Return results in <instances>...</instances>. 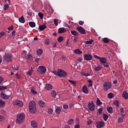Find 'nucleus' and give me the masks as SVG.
<instances>
[{"mask_svg": "<svg viewBox=\"0 0 128 128\" xmlns=\"http://www.w3.org/2000/svg\"><path fill=\"white\" fill-rule=\"evenodd\" d=\"M29 110L31 114H36V102L34 100H31L29 103Z\"/></svg>", "mask_w": 128, "mask_h": 128, "instance_id": "1", "label": "nucleus"}, {"mask_svg": "<svg viewBox=\"0 0 128 128\" xmlns=\"http://www.w3.org/2000/svg\"><path fill=\"white\" fill-rule=\"evenodd\" d=\"M53 74H55V76H58L60 78H66L67 76V73L64 70L60 69H58L57 71L53 72Z\"/></svg>", "mask_w": 128, "mask_h": 128, "instance_id": "2", "label": "nucleus"}, {"mask_svg": "<svg viewBox=\"0 0 128 128\" xmlns=\"http://www.w3.org/2000/svg\"><path fill=\"white\" fill-rule=\"evenodd\" d=\"M24 118H26V114H24L21 113L18 114L16 117V123L18 124H22L24 120Z\"/></svg>", "mask_w": 128, "mask_h": 128, "instance_id": "3", "label": "nucleus"}, {"mask_svg": "<svg viewBox=\"0 0 128 128\" xmlns=\"http://www.w3.org/2000/svg\"><path fill=\"white\" fill-rule=\"evenodd\" d=\"M103 86L104 90L105 92H108L110 88H112V84L108 82H105L103 84Z\"/></svg>", "mask_w": 128, "mask_h": 128, "instance_id": "4", "label": "nucleus"}, {"mask_svg": "<svg viewBox=\"0 0 128 128\" xmlns=\"http://www.w3.org/2000/svg\"><path fill=\"white\" fill-rule=\"evenodd\" d=\"M94 56L96 60H99L100 62H102L103 64H106V58L100 57L96 55H94Z\"/></svg>", "mask_w": 128, "mask_h": 128, "instance_id": "5", "label": "nucleus"}, {"mask_svg": "<svg viewBox=\"0 0 128 128\" xmlns=\"http://www.w3.org/2000/svg\"><path fill=\"white\" fill-rule=\"evenodd\" d=\"M88 110H90V112H94V108H96V106L94 104V101H92L91 102H89L88 104Z\"/></svg>", "mask_w": 128, "mask_h": 128, "instance_id": "6", "label": "nucleus"}, {"mask_svg": "<svg viewBox=\"0 0 128 128\" xmlns=\"http://www.w3.org/2000/svg\"><path fill=\"white\" fill-rule=\"evenodd\" d=\"M3 58L6 62H10L12 60V56L10 54H6Z\"/></svg>", "mask_w": 128, "mask_h": 128, "instance_id": "7", "label": "nucleus"}, {"mask_svg": "<svg viewBox=\"0 0 128 128\" xmlns=\"http://www.w3.org/2000/svg\"><path fill=\"white\" fill-rule=\"evenodd\" d=\"M14 106H20V108L24 106V103L20 101L19 100H15L12 102Z\"/></svg>", "mask_w": 128, "mask_h": 128, "instance_id": "8", "label": "nucleus"}, {"mask_svg": "<svg viewBox=\"0 0 128 128\" xmlns=\"http://www.w3.org/2000/svg\"><path fill=\"white\" fill-rule=\"evenodd\" d=\"M84 58L86 60H92V56L90 54H86L84 56Z\"/></svg>", "mask_w": 128, "mask_h": 128, "instance_id": "9", "label": "nucleus"}, {"mask_svg": "<svg viewBox=\"0 0 128 128\" xmlns=\"http://www.w3.org/2000/svg\"><path fill=\"white\" fill-rule=\"evenodd\" d=\"M76 30L80 34H86V30L82 28V27L80 26L77 27Z\"/></svg>", "mask_w": 128, "mask_h": 128, "instance_id": "10", "label": "nucleus"}, {"mask_svg": "<svg viewBox=\"0 0 128 128\" xmlns=\"http://www.w3.org/2000/svg\"><path fill=\"white\" fill-rule=\"evenodd\" d=\"M48 8L46 10V12L49 14H54V9L52 8V6L50 4H48Z\"/></svg>", "mask_w": 128, "mask_h": 128, "instance_id": "11", "label": "nucleus"}, {"mask_svg": "<svg viewBox=\"0 0 128 128\" xmlns=\"http://www.w3.org/2000/svg\"><path fill=\"white\" fill-rule=\"evenodd\" d=\"M41 74H45L46 73V67H44L42 66H40L38 68Z\"/></svg>", "mask_w": 128, "mask_h": 128, "instance_id": "12", "label": "nucleus"}, {"mask_svg": "<svg viewBox=\"0 0 128 128\" xmlns=\"http://www.w3.org/2000/svg\"><path fill=\"white\" fill-rule=\"evenodd\" d=\"M104 122H96V126L97 128H102L104 126Z\"/></svg>", "mask_w": 128, "mask_h": 128, "instance_id": "13", "label": "nucleus"}, {"mask_svg": "<svg viewBox=\"0 0 128 128\" xmlns=\"http://www.w3.org/2000/svg\"><path fill=\"white\" fill-rule=\"evenodd\" d=\"M122 96L125 100H128V93L127 92H124L122 94Z\"/></svg>", "mask_w": 128, "mask_h": 128, "instance_id": "14", "label": "nucleus"}, {"mask_svg": "<svg viewBox=\"0 0 128 128\" xmlns=\"http://www.w3.org/2000/svg\"><path fill=\"white\" fill-rule=\"evenodd\" d=\"M82 90L84 94H88V87L86 86V85H84V87L82 88Z\"/></svg>", "mask_w": 128, "mask_h": 128, "instance_id": "15", "label": "nucleus"}, {"mask_svg": "<svg viewBox=\"0 0 128 128\" xmlns=\"http://www.w3.org/2000/svg\"><path fill=\"white\" fill-rule=\"evenodd\" d=\"M66 30L64 29V28H60L58 30V34H62L64 32H66Z\"/></svg>", "mask_w": 128, "mask_h": 128, "instance_id": "16", "label": "nucleus"}, {"mask_svg": "<svg viewBox=\"0 0 128 128\" xmlns=\"http://www.w3.org/2000/svg\"><path fill=\"white\" fill-rule=\"evenodd\" d=\"M34 70H32V68H31L30 70L26 72V74H28V76H32Z\"/></svg>", "mask_w": 128, "mask_h": 128, "instance_id": "17", "label": "nucleus"}, {"mask_svg": "<svg viewBox=\"0 0 128 128\" xmlns=\"http://www.w3.org/2000/svg\"><path fill=\"white\" fill-rule=\"evenodd\" d=\"M46 90H52V86L50 84H47L45 87Z\"/></svg>", "mask_w": 128, "mask_h": 128, "instance_id": "18", "label": "nucleus"}, {"mask_svg": "<svg viewBox=\"0 0 128 128\" xmlns=\"http://www.w3.org/2000/svg\"><path fill=\"white\" fill-rule=\"evenodd\" d=\"M106 110L109 114H112L114 112V109H112V106L107 107Z\"/></svg>", "mask_w": 128, "mask_h": 128, "instance_id": "19", "label": "nucleus"}, {"mask_svg": "<svg viewBox=\"0 0 128 128\" xmlns=\"http://www.w3.org/2000/svg\"><path fill=\"white\" fill-rule=\"evenodd\" d=\"M67 124H69V126H72L74 124V119H70L68 120V121L67 122Z\"/></svg>", "mask_w": 128, "mask_h": 128, "instance_id": "20", "label": "nucleus"}, {"mask_svg": "<svg viewBox=\"0 0 128 128\" xmlns=\"http://www.w3.org/2000/svg\"><path fill=\"white\" fill-rule=\"evenodd\" d=\"M74 54H82V52L80 51V49H76L74 50Z\"/></svg>", "mask_w": 128, "mask_h": 128, "instance_id": "21", "label": "nucleus"}, {"mask_svg": "<svg viewBox=\"0 0 128 128\" xmlns=\"http://www.w3.org/2000/svg\"><path fill=\"white\" fill-rule=\"evenodd\" d=\"M120 114L122 116H126V114H124V108H120Z\"/></svg>", "mask_w": 128, "mask_h": 128, "instance_id": "22", "label": "nucleus"}, {"mask_svg": "<svg viewBox=\"0 0 128 128\" xmlns=\"http://www.w3.org/2000/svg\"><path fill=\"white\" fill-rule=\"evenodd\" d=\"M31 126L33 128H38V124H36V121H34V120H32L31 122Z\"/></svg>", "mask_w": 128, "mask_h": 128, "instance_id": "23", "label": "nucleus"}, {"mask_svg": "<svg viewBox=\"0 0 128 128\" xmlns=\"http://www.w3.org/2000/svg\"><path fill=\"white\" fill-rule=\"evenodd\" d=\"M10 96L6 95L4 94H1V98H4L5 100H8V98H10Z\"/></svg>", "mask_w": 128, "mask_h": 128, "instance_id": "24", "label": "nucleus"}, {"mask_svg": "<svg viewBox=\"0 0 128 128\" xmlns=\"http://www.w3.org/2000/svg\"><path fill=\"white\" fill-rule=\"evenodd\" d=\"M45 28H46V26L45 24L39 26V30H40V31L44 30Z\"/></svg>", "mask_w": 128, "mask_h": 128, "instance_id": "25", "label": "nucleus"}, {"mask_svg": "<svg viewBox=\"0 0 128 128\" xmlns=\"http://www.w3.org/2000/svg\"><path fill=\"white\" fill-rule=\"evenodd\" d=\"M19 22H21V24H24V22H26V20H24V16H22L19 18Z\"/></svg>", "mask_w": 128, "mask_h": 128, "instance_id": "26", "label": "nucleus"}, {"mask_svg": "<svg viewBox=\"0 0 128 128\" xmlns=\"http://www.w3.org/2000/svg\"><path fill=\"white\" fill-rule=\"evenodd\" d=\"M92 42H94V40H92V39L84 42V44H92Z\"/></svg>", "mask_w": 128, "mask_h": 128, "instance_id": "27", "label": "nucleus"}, {"mask_svg": "<svg viewBox=\"0 0 128 128\" xmlns=\"http://www.w3.org/2000/svg\"><path fill=\"white\" fill-rule=\"evenodd\" d=\"M38 104L41 108H44V102L40 100L38 101Z\"/></svg>", "mask_w": 128, "mask_h": 128, "instance_id": "28", "label": "nucleus"}, {"mask_svg": "<svg viewBox=\"0 0 128 128\" xmlns=\"http://www.w3.org/2000/svg\"><path fill=\"white\" fill-rule=\"evenodd\" d=\"M102 68V66L100 65H98L97 67L94 68V70L96 72H100Z\"/></svg>", "mask_w": 128, "mask_h": 128, "instance_id": "29", "label": "nucleus"}, {"mask_svg": "<svg viewBox=\"0 0 128 128\" xmlns=\"http://www.w3.org/2000/svg\"><path fill=\"white\" fill-rule=\"evenodd\" d=\"M51 95L52 98H56V91L55 90H52L51 92Z\"/></svg>", "mask_w": 128, "mask_h": 128, "instance_id": "30", "label": "nucleus"}, {"mask_svg": "<svg viewBox=\"0 0 128 128\" xmlns=\"http://www.w3.org/2000/svg\"><path fill=\"white\" fill-rule=\"evenodd\" d=\"M61 111L62 109L60 107H57L56 108L55 112H56V114H60Z\"/></svg>", "mask_w": 128, "mask_h": 128, "instance_id": "31", "label": "nucleus"}, {"mask_svg": "<svg viewBox=\"0 0 128 128\" xmlns=\"http://www.w3.org/2000/svg\"><path fill=\"white\" fill-rule=\"evenodd\" d=\"M29 26L30 28H34L36 26V22H29Z\"/></svg>", "mask_w": 128, "mask_h": 128, "instance_id": "32", "label": "nucleus"}, {"mask_svg": "<svg viewBox=\"0 0 128 128\" xmlns=\"http://www.w3.org/2000/svg\"><path fill=\"white\" fill-rule=\"evenodd\" d=\"M102 102H100V98H96V105L97 106H102Z\"/></svg>", "mask_w": 128, "mask_h": 128, "instance_id": "33", "label": "nucleus"}, {"mask_svg": "<svg viewBox=\"0 0 128 128\" xmlns=\"http://www.w3.org/2000/svg\"><path fill=\"white\" fill-rule=\"evenodd\" d=\"M102 40H103L104 42V44H108L110 42V39H108V38H104Z\"/></svg>", "mask_w": 128, "mask_h": 128, "instance_id": "34", "label": "nucleus"}, {"mask_svg": "<svg viewBox=\"0 0 128 128\" xmlns=\"http://www.w3.org/2000/svg\"><path fill=\"white\" fill-rule=\"evenodd\" d=\"M108 116L106 114H103V120L106 122L108 120Z\"/></svg>", "mask_w": 128, "mask_h": 128, "instance_id": "35", "label": "nucleus"}, {"mask_svg": "<svg viewBox=\"0 0 128 128\" xmlns=\"http://www.w3.org/2000/svg\"><path fill=\"white\" fill-rule=\"evenodd\" d=\"M42 52H43L42 50L39 49L37 51V54H38V56H41V54H42Z\"/></svg>", "mask_w": 128, "mask_h": 128, "instance_id": "36", "label": "nucleus"}, {"mask_svg": "<svg viewBox=\"0 0 128 128\" xmlns=\"http://www.w3.org/2000/svg\"><path fill=\"white\" fill-rule=\"evenodd\" d=\"M108 98H114V94L110 92L108 94Z\"/></svg>", "mask_w": 128, "mask_h": 128, "instance_id": "37", "label": "nucleus"}, {"mask_svg": "<svg viewBox=\"0 0 128 128\" xmlns=\"http://www.w3.org/2000/svg\"><path fill=\"white\" fill-rule=\"evenodd\" d=\"M58 42H62L64 41V36H59V38L58 39Z\"/></svg>", "mask_w": 128, "mask_h": 128, "instance_id": "38", "label": "nucleus"}, {"mask_svg": "<svg viewBox=\"0 0 128 128\" xmlns=\"http://www.w3.org/2000/svg\"><path fill=\"white\" fill-rule=\"evenodd\" d=\"M71 34H73V36H78V33L76 31L72 30Z\"/></svg>", "mask_w": 128, "mask_h": 128, "instance_id": "39", "label": "nucleus"}, {"mask_svg": "<svg viewBox=\"0 0 128 128\" xmlns=\"http://www.w3.org/2000/svg\"><path fill=\"white\" fill-rule=\"evenodd\" d=\"M81 74L83 76H90L89 74L84 73V72H81Z\"/></svg>", "mask_w": 128, "mask_h": 128, "instance_id": "40", "label": "nucleus"}, {"mask_svg": "<svg viewBox=\"0 0 128 128\" xmlns=\"http://www.w3.org/2000/svg\"><path fill=\"white\" fill-rule=\"evenodd\" d=\"M12 68L14 70H20V67L18 66H13Z\"/></svg>", "mask_w": 128, "mask_h": 128, "instance_id": "41", "label": "nucleus"}, {"mask_svg": "<svg viewBox=\"0 0 128 128\" xmlns=\"http://www.w3.org/2000/svg\"><path fill=\"white\" fill-rule=\"evenodd\" d=\"M48 112L49 114H52V112H54V110H52V109L50 108L48 110Z\"/></svg>", "mask_w": 128, "mask_h": 128, "instance_id": "42", "label": "nucleus"}, {"mask_svg": "<svg viewBox=\"0 0 128 128\" xmlns=\"http://www.w3.org/2000/svg\"><path fill=\"white\" fill-rule=\"evenodd\" d=\"M22 54H24L25 58L28 60L27 56H28V54H26V51H24V50L23 51V52H22Z\"/></svg>", "mask_w": 128, "mask_h": 128, "instance_id": "43", "label": "nucleus"}, {"mask_svg": "<svg viewBox=\"0 0 128 128\" xmlns=\"http://www.w3.org/2000/svg\"><path fill=\"white\" fill-rule=\"evenodd\" d=\"M30 91H31V92L33 94H38V92H36V90H34V88H32L30 90Z\"/></svg>", "mask_w": 128, "mask_h": 128, "instance_id": "44", "label": "nucleus"}, {"mask_svg": "<svg viewBox=\"0 0 128 128\" xmlns=\"http://www.w3.org/2000/svg\"><path fill=\"white\" fill-rule=\"evenodd\" d=\"M69 82H70V84H74V86H76V82L74 80H68Z\"/></svg>", "mask_w": 128, "mask_h": 128, "instance_id": "45", "label": "nucleus"}, {"mask_svg": "<svg viewBox=\"0 0 128 128\" xmlns=\"http://www.w3.org/2000/svg\"><path fill=\"white\" fill-rule=\"evenodd\" d=\"M38 16L40 18H44V14L42 13L39 12L38 13Z\"/></svg>", "mask_w": 128, "mask_h": 128, "instance_id": "46", "label": "nucleus"}, {"mask_svg": "<svg viewBox=\"0 0 128 128\" xmlns=\"http://www.w3.org/2000/svg\"><path fill=\"white\" fill-rule=\"evenodd\" d=\"M118 103H119V102H118V100H116L114 102V106H117V108L118 107Z\"/></svg>", "mask_w": 128, "mask_h": 128, "instance_id": "47", "label": "nucleus"}, {"mask_svg": "<svg viewBox=\"0 0 128 128\" xmlns=\"http://www.w3.org/2000/svg\"><path fill=\"white\" fill-rule=\"evenodd\" d=\"M6 36V32H0V38H2V36Z\"/></svg>", "mask_w": 128, "mask_h": 128, "instance_id": "48", "label": "nucleus"}, {"mask_svg": "<svg viewBox=\"0 0 128 128\" xmlns=\"http://www.w3.org/2000/svg\"><path fill=\"white\" fill-rule=\"evenodd\" d=\"M4 102L2 101V100H0V106H4Z\"/></svg>", "mask_w": 128, "mask_h": 128, "instance_id": "49", "label": "nucleus"}, {"mask_svg": "<svg viewBox=\"0 0 128 128\" xmlns=\"http://www.w3.org/2000/svg\"><path fill=\"white\" fill-rule=\"evenodd\" d=\"M8 8H10V6H8V5L5 4L4 6V10H8Z\"/></svg>", "mask_w": 128, "mask_h": 128, "instance_id": "50", "label": "nucleus"}, {"mask_svg": "<svg viewBox=\"0 0 128 128\" xmlns=\"http://www.w3.org/2000/svg\"><path fill=\"white\" fill-rule=\"evenodd\" d=\"M54 24L55 26H58V19H54Z\"/></svg>", "mask_w": 128, "mask_h": 128, "instance_id": "51", "label": "nucleus"}, {"mask_svg": "<svg viewBox=\"0 0 128 128\" xmlns=\"http://www.w3.org/2000/svg\"><path fill=\"white\" fill-rule=\"evenodd\" d=\"M6 88H8L6 86H0V90H6Z\"/></svg>", "mask_w": 128, "mask_h": 128, "instance_id": "52", "label": "nucleus"}, {"mask_svg": "<svg viewBox=\"0 0 128 128\" xmlns=\"http://www.w3.org/2000/svg\"><path fill=\"white\" fill-rule=\"evenodd\" d=\"M5 118L4 116H0V122H2L3 120H4Z\"/></svg>", "mask_w": 128, "mask_h": 128, "instance_id": "53", "label": "nucleus"}, {"mask_svg": "<svg viewBox=\"0 0 128 128\" xmlns=\"http://www.w3.org/2000/svg\"><path fill=\"white\" fill-rule=\"evenodd\" d=\"M45 44H50V39L46 38L45 40Z\"/></svg>", "mask_w": 128, "mask_h": 128, "instance_id": "54", "label": "nucleus"}, {"mask_svg": "<svg viewBox=\"0 0 128 128\" xmlns=\"http://www.w3.org/2000/svg\"><path fill=\"white\" fill-rule=\"evenodd\" d=\"M98 112L100 114H102V108H100L98 110Z\"/></svg>", "mask_w": 128, "mask_h": 128, "instance_id": "55", "label": "nucleus"}, {"mask_svg": "<svg viewBox=\"0 0 128 128\" xmlns=\"http://www.w3.org/2000/svg\"><path fill=\"white\" fill-rule=\"evenodd\" d=\"M63 108H64V110H68V106L67 104H64L63 106Z\"/></svg>", "mask_w": 128, "mask_h": 128, "instance_id": "56", "label": "nucleus"}, {"mask_svg": "<svg viewBox=\"0 0 128 128\" xmlns=\"http://www.w3.org/2000/svg\"><path fill=\"white\" fill-rule=\"evenodd\" d=\"M3 82H4V78L2 76H0V84H2Z\"/></svg>", "mask_w": 128, "mask_h": 128, "instance_id": "57", "label": "nucleus"}, {"mask_svg": "<svg viewBox=\"0 0 128 128\" xmlns=\"http://www.w3.org/2000/svg\"><path fill=\"white\" fill-rule=\"evenodd\" d=\"M8 30H14V26H11L10 27L8 28Z\"/></svg>", "mask_w": 128, "mask_h": 128, "instance_id": "58", "label": "nucleus"}, {"mask_svg": "<svg viewBox=\"0 0 128 128\" xmlns=\"http://www.w3.org/2000/svg\"><path fill=\"white\" fill-rule=\"evenodd\" d=\"M78 40V37L74 38L73 40L74 42H76Z\"/></svg>", "mask_w": 128, "mask_h": 128, "instance_id": "59", "label": "nucleus"}, {"mask_svg": "<svg viewBox=\"0 0 128 128\" xmlns=\"http://www.w3.org/2000/svg\"><path fill=\"white\" fill-rule=\"evenodd\" d=\"M16 76L18 78V80H20V74H16Z\"/></svg>", "mask_w": 128, "mask_h": 128, "instance_id": "60", "label": "nucleus"}, {"mask_svg": "<svg viewBox=\"0 0 128 128\" xmlns=\"http://www.w3.org/2000/svg\"><path fill=\"white\" fill-rule=\"evenodd\" d=\"M64 26L66 28H70V26H68V24H66V23H64Z\"/></svg>", "mask_w": 128, "mask_h": 128, "instance_id": "61", "label": "nucleus"}, {"mask_svg": "<svg viewBox=\"0 0 128 128\" xmlns=\"http://www.w3.org/2000/svg\"><path fill=\"white\" fill-rule=\"evenodd\" d=\"M40 58H36L35 59V61L36 62H37V63L38 64V62H40Z\"/></svg>", "mask_w": 128, "mask_h": 128, "instance_id": "62", "label": "nucleus"}, {"mask_svg": "<svg viewBox=\"0 0 128 128\" xmlns=\"http://www.w3.org/2000/svg\"><path fill=\"white\" fill-rule=\"evenodd\" d=\"M84 22L83 21H80L78 22V24L80 26H82V24H84Z\"/></svg>", "mask_w": 128, "mask_h": 128, "instance_id": "63", "label": "nucleus"}, {"mask_svg": "<svg viewBox=\"0 0 128 128\" xmlns=\"http://www.w3.org/2000/svg\"><path fill=\"white\" fill-rule=\"evenodd\" d=\"M80 124L76 125L74 126V128H80Z\"/></svg>", "mask_w": 128, "mask_h": 128, "instance_id": "64", "label": "nucleus"}]
</instances>
